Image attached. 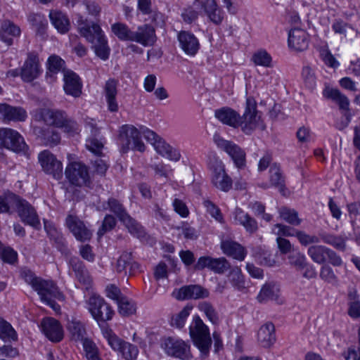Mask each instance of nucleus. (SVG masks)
I'll return each mask as SVG.
<instances>
[{
    "label": "nucleus",
    "instance_id": "obj_1",
    "mask_svg": "<svg viewBox=\"0 0 360 360\" xmlns=\"http://www.w3.org/2000/svg\"><path fill=\"white\" fill-rule=\"evenodd\" d=\"M77 24L78 32L89 43L91 44L96 55L103 60H108L110 53V48L101 25L98 22L89 21L81 15H79Z\"/></svg>",
    "mask_w": 360,
    "mask_h": 360
},
{
    "label": "nucleus",
    "instance_id": "obj_2",
    "mask_svg": "<svg viewBox=\"0 0 360 360\" xmlns=\"http://www.w3.org/2000/svg\"><path fill=\"white\" fill-rule=\"evenodd\" d=\"M112 32L121 41H135L143 46H152L156 40L155 30L148 24L139 26L132 31L126 24L115 22L111 25Z\"/></svg>",
    "mask_w": 360,
    "mask_h": 360
},
{
    "label": "nucleus",
    "instance_id": "obj_3",
    "mask_svg": "<svg viewBox=\"0 0 360 360\" xmlns=\"http://www.w3.org/2000/svg\"><path fill=\"white\" fill-rule=\"evenodd\" d=\"M189 334L194 345L200 352V357L207 358L211 348L212 339L208 327L198 316H193L189 326Z\"/></svg>",
    "mask_w": 360,
    "mask_h": 360
},
{
    "label": "nucleus",
    "instance_id": "obj_4",
    "mask_svg": "<svg viewBox=\"0 0 360 360\" xmlns=\"http://www.w3.org/2000/svg\"><path fill=\"white\" fill-rule=\"evenodd\" d=\"M118 142L123 153L127 152L129 149L139 152H143L146 149L141 141L140 131L131 124H124L121 127Z\"/></svg>",
    "mask_w": 360,
    "mask_h": 360
},
{
    "label": "nucleus",
    "instance_id": "obj_5",
    "mask_svg": "<svg viewBox=\"0 0 360 360\" xmlns=\"http://www.w3.org/2000/svg\"><path fill=\"white\" fill-rule=\"evenodd\" d=\"M102 333L110 347L113 350L119 352L124 359L136 360L137 359L139 349L136 345L122 340L108 327L103 328Z\"/></svg>",
    "mask_w": 360,
    "mask_h": 360
},
{
    "label": "nucleus",
    "instance_id": "obj_6",
    "mask_svg": "<svg viewBox=\"0 0 360 360\" xmlns=\"http://www.w3.org/2000/svg\"><path fill=\"white\" fill-rule=\"evenodd\" d=\"M33 289L37 292L43 302L50 306L55 311L60 309L59 305L56 304L53 299L63 300V295L52 281H46L40 278L39 281L34 284Z\"/></svg>",
    "mask_w": 360,
    "mask_h": 360
},
{
    "label": "nucleus",
    "instance_id": "obj_7",
    "mask_svg": "<svg viewBox=\"0 0 360 360\" xmlns=\"http://www.w3.org/2000/svg\"><path fill=\"white\" fill-rule=\"evenodd\" d=\"M261 116L257 109V102L252 96L246 98L244 113L240 115V127L246 134H250L259 125Z\"/></svg>",
    "mask_w": 360,
    "mask_h": 360
},
{
    "label": "nucleus",
    "instance_id": "obj_8",
    "mask_svg": "<svg viewBox=\"0 0 360 360\" xmlns=\"http://www.w3.org/2000/svg\"><path fill=\"white\" fill-rule=\"evenodd\" d=\"M307 255L316 264H325L328 262L334 266L342 264V258L333 250L322 245H313L307 250Z\"/></svg>",
    "mask_w": 360,
    "mask_h": 360
},
{
    "label": "nucleus",
    "instance_id": "obj_9",
    "mask_svg": "<svg viewBox=\"0 0 360 360\" xmlns=\"http://www.w3.org/2000/svg\"><path fill=\"white\" fill-rule=\"evenodd\" d=\"M0 145L15 153H25L27 149L23 137L10 128L0 129Z\"/></svg>",
    "mask_w": 360,
    "mask_h": 360
},
{
    "label": "nucleus",
    "instance_id": "obj_10",
    "mask_svg": "<svg viewBox=\"0 0 360 360\" xmlns=\"http://www.w3.org/2000/svg\"><path fill=\"white\" fill-rule=\"evenodd\" d=\"M89 310L97 321L105 322L112 319L114 311L101 296L94 295L89 299Z\"/></svg>",
    "mask_w": 360,
    "mask_h": 360
},
{
    "label": "nucleus",
    "instance_id": "obj_11",
    "mask_svg": "<svg viewBox=\"0 0 360 360\" xmlns=\"http://www.w3.org/2000/svg\"><path fill=\"white\" fill-rule=\"evenodd\" d=\"M161 347L168 356L182 360H188L192 357L190 346L182 340L169 337L163 340Z\"/></svg>",
    "mask_w": 360,
    "mask_h": 360
},
{
    "label": "nucleus",
    "instance_id": "obj_12",
    "mask_svg": "<svg viewBox=\"0 0 360 360\" xmlns=\"http://www.w3.org/2000/svg\"><path fill=\"white\" fill-rule=\"evenodd\" d=\"M214 142L219 148L225 151L231 157L237 168L243 169L245 167L246 155L239 146L220 136H214Z\"/></svg>",
    "mask_w": 360,
    "mask_h": 360
},
{
    "label": "nucleus",
    "instance_id": "obj_13",
    "mask_svg": "<svg viewBox=\"0 0 360 360\" xmlns=\"http://www.w3.org/2000/svg\"><path fill=\"white\" fill-rule=\"evenodd\" d=\"M65 174L70 183L76 186H87L90 182L88 168L82 162L70 163L65 169Z\"/></svg>",
    "mask_w": 360,
    "mask_h": 360
},
{
    "label": "nucleus",
    "instance_id": "obj_14",
    "mask_svg": "<svg viewBox=\"0 0 360 360\" xmlns=\"http://www.w3.org/2000/svg\"><path fill=\"white\" fill-rule=\"evenodd\" d=\"M38 160L45 173L52 175L56 179H59L62 176V163L49 150H44L39 153Z\"/></svg>",
    "mask_w": 360,
    "mask_h": 360
},
{
    "label": "nucleus",
    "instance_id": "obj_15",
    "mask_svg": "<svg viewBox=\"0 0 360 360\" xmlns=\"http://www.w3.org/2000/svg\"><path fill=\"white\" fill-rule=\"evenodd\" d=\"M15 207L22 222L35 229L39 228L40 221L39 216L34 207L30 202L18 195Z\"/></svg>",
    "mask_w": 360,
    "mask_h": 360
},
{
    "label": "nucleus",
    "instance_id": "obj_16",
    "mask_svg": "<svg viewBox=\"0 0 360 360\" xmlns=\"http://www.w3.org/2000/svg\"><path fill=\"white\" fill-rule=\"evenodd\" d=\"M231 264L225 257H200L195 264L196 269L207 268L218 274H224L231 269Z\"/></svg>",
    "mask_w": 360,
    "mask_h": 360
},
{
    "label": "nucleus",
    "instance_id": "obj_17",
    "mask_svg": "<svg viewBox=\"0 0 360 360\" xmlns=\"http://www.w3.org/2000/svg\"><path fill=\"white\" fill-rule=\"evenodd\" d=\"M209 295V290L199 285H184L173 292L174 297L178 300L204 299Z\"/></svg>",
    "mask_w": 360,
    "mask_h": 360
},
{
    "label": "nucleus",
    "instance_id": "obj_18",
    "mask_svg": "<svg viewBox=\"0 0 360 360\" xmlns=\"http://www.w3.org/2000/svg\"><path fill=\"white\" fill-rule=\"evenodd\" d=\"M65 224L77 240H89L92 236L91 231L77 216L69 214L66 217Z\"/></svg>",
    "mask_w": 360,
    "mask_h": 360
},
{
    "label": "nucleus",
    "instance_id": "obj_19",
    "mask_svg": "<svg viewBox=\"0 0 360 360\" xmlns=\"http://www.w3.org/2000/svg\"><path fill=\"white\" fill-rule=\"evenodd\" d=\"M41 73L39 60L34 53H29L20 71L22 79L30 82L35 79Z\"/></svg>",
    "mask_w": 360,
    "mask_h": 360
},
{
    "label": "nucleus",
    "instance_id": "obj_20",
    "mask_svg": "<svg viewBox=\"0 0 360 360\" xmlns=\"http://www.w3.org/2000/svg\"><path fill=\"white\" fill-rule=\"evenodd\" d=\"M27 117V112L23 108L12 106L7 103H0V120L4 122H23Z\"/></svg>",
    "mask_w": 360,
    "mask_h": 360
},
{
    "label": "nucleus",
    "instance_id": "obj_21",
    "mask_svg": "<svg viewBox=\"0 0 360 360\" xmlns=\"http://www.w3.org/2000/svg\"><path fill=\"white\" fill-rule=\"evenodd\" d=\"M212 181L214 186L224 192L229 191L232 188V180L226 173L221 162H216L214 166Z\"/></svg>",
    "mask_w": 360,
    "mask_h": 360
},
{
    "label": "nucleus",
    "instance_id": "obj_22",
    "mask_svg": "<svg viewBox=\"0 0 360 360\" xmlns=\"http://www.w3.org/2000/svg\"><path fill=\"white\" fill-rule=\"evenodd\" d=\"M309 35L300 28H293L288 33V46L295 51H303L309 46Z\"/></svg>",
    "mask_w": 360,
    "mask_h": 360
},
{
    "label": "nucleus",
    "instance_id": "obj_23",
    "mask_svg": "<svg viewBox=\"0 0 360 360\" xmlns=\"http://www.w3.org/2000/svg\"><path fill=\"white\" fill-rule=\"evenodd\" d=\"M41 330L49 340L58 342L63 338V330L61 325L53 318L44 319L41 323Z\"/></svg>",
    "mask_w": 360,
    "mask_h": 360
},
{
    "label": "nucleus",
    "instance_id": "obj_24",
    "mask_svg": "<svg viewBox=\"0 0 360 360\" xmlns=\"http://www.w3.org/2000/svg\"><path fill=\"white\" fill-rule=\"evenodd\" d=\"M69 271L74 272L77 281L88 289L91 279L83 262L77 257H71L69 260Z\"/></svg>",
    "mask_w": 360,
    "mask_h": 360
},
{
    "label": "nucleus",
    "instance_id": "obj_25",
    "mask_svg": "<svg viewBox=\"0 0 360 360\" xmlns=\"http://www.w3.org/2000/svg\"><path fill=\"white\" fill-rule=\"evenodd\" d=\"M64 90L67 94L78 97L82 93V83L79 76L72 70L63 71Z\"/></svg>",
    "mask_w": 360,
    "mask_h": 360
},
{
    "label": "nucleus",
    "instance_id": "obj_26",
    "mask_svg": "<svg viewBox=\"0 0 360 360\" xmlns=\"http://www.w3.org/2000/svg\"><path fill=\"white\" fill-rule=\"evenodd\" d=\"M178 40L182 50L189 56H195L200 49V43L195 36L186 31L178 34Z\"/></svg>",
    "mask_w": 360,
    "mask_h": 360
},
{
    "label": "nucleus",
    "instance_id": "obj_27",
    "mask_svg": "<svg viewBox=\"0 0 360 360\" xmlns=\"http://www.w3.org/2000/svg\"><path fill=\"white\" fill-rule=\"evenodd\" d=\"M51 23L62 34L70 29V21L68 15L59 10H51L49 15Z\"/></svg>",
    "mask_w": 360,
    "mask_h": 360
},
{
    "label": "nucleus",
    "instance_id": "obj_28",
    "mask_svg": "<svg viewBox=\"0 0 360 360\" xmlns=\"http://www.w3.org/2000/svg\"><path fill=\"white\" fill-rule=\"evenodd\" d=\"M214 115L224 124L233 128L240 127V114L231 108L224 107L216 110Z\"/></svg>",
    "mask_w": 360,
    "mask_h": 360
},
{
    "label": "nucleus",
    "instance_id": "obj_29",
    "mask_svg": "<svg viewBox=\"0 0 360 360\" xmlns=\"http://www.w3.org/2000/svg\"><path fill=\"white\" fill-rule=\"evenodd\" d=\"M221 248L225 255L238 261L244 260L247 254L241 245L231 240H222Z\"/></svg>",
    "mask_w": 360,
    "mask_h": 360
},
{
    "label": "nucleus",
    "instance_id": "obj_30",
    "mask_svg": "<svg viewBox=\"0 0 360 360\" xmlns=\"http://www.w3.org/2000/svg\"><path fill=\"white\" fill-rule=\"evenodd\" d=\"M44 229L50 239L55 243L56 248L62 253L68 254L67 242L63 234L52 224L44 221Z\"/></svg>",
    "mask_w": 360,
    "mask_h": 360
},
{
    "label": "nucleus",
    "instance_id": "obj_31",
    "mask_svg": "<svg viewBox=\"0 0 360 360\" xmlns=\"http://www.w3.org/2000/svg\"><path fill=\"white\" fill-rule=\"evenodd\" d=\"M40 117L47 124L58 127H62L68 120L64 112L50 109H41Z\"/></svg>",
    "mask_w": 360,
    "mask_h": 360
},
{
    "label": "nucleus",
    "instance_id": "obj_32",
    "mask_svg": "<svg viewBox=\"0 0 360 360\" xmlns=\"http://www.w3.org/2000/svg\"><path fill=\"white\" fill-rule=\"evenodd\" d=\"M117 81L114 79H108L104 86V94L108 104V108L110 112H117L119 109L116 101L117 93Z\"/></svg>",
    "mask_w": 360,
    "mask_h": 360
},
{
    "label": "nucleus",
    "instance_id": "obj_33",
    "mask_svg": "<svg viewBox=\"0 0 360 360\" xmlns=\"http://www.w3.org/2000/svg\"><path fill=\"white\" fill-rule=\"evenodd\" d=\"M21 30L20 27L10 20H4L0 29V38L8 46L13 44V37H19Z\"/></svg>",
    "mask_w": 360,
    "mask_h": 360
},
{
    "label": "nucleus",
    "instance_id": "obj_34",
    "mask_svg": "<svg viewBox=\"0 0 360 360\" xmlns=\"http://www.w3.org/2000/svg\"><path fill=\"white\" fill-rule=\"evenodd\" d=\"M275 328L272 323H266L259 328L257 333V340L262 347H269L275 340Z\"/></svg>",
    "mask_w": 360,
    "mask_h": 360
},
{
    "label": "nucleus",
    "instance_id": "obj_35",
    "mask_svg": "<svg viewBox=\"0 0 360 360\" xmlns=\"http://www.w3.org/2000/svg\"><path fill=\"white\" fill-rule=\"evenodd\" d=\"M67 330L70 335L72 340L75 342H82L89 340L86 338V330L84 324L77 319L69 321L67 324Z\"/></svg>",
    "mask_w": 360,
    "mask_h": 360
},
{
    "label": "nucleus",
    "instance_id": "obj_36",
    "mask_svg": "<svg viewBox=\"0 0 360 360\" xmlns=\"http://www.w3.org/2000/svg\"><path fill=\"white\" fill-rule=\"evenodd\" d=\"M202 7L210 20L215 25L221 23L224 19V13L218 7L215 0H204L201 2Z\"/></svg>",
    "mask_w": 360,
    "mask_h": 360
},
{
    "label": "nucleus",
    "instance_id": "obj_37",
    "mask_svg": "<svg viewBox=\"0 0 360 360\" xmlns=\"http://www.w3.org/2000/svg\"><path fill=\"white\" fill-rule=\"evenodd\" d=\"M234 219L240 225L244 226L245 230L250 233H255L257 229V222L251 217L248 213H245L240 208H236L234 211Z\"/></svg>",
    "mask_w": 360,
    "mask_h": 360
},
{
    "label": "nucleus",
    "instance_id": "obj_38",
    "mask_svg": "<svg viewBox=\"0 0 360 360\" xmlns=\"http://www.w3.org/2000/svg\"><path fill=\"white\" fill-rule=\"evenodd\" d=\"M323 95L326 98L331 99L339 105L340 109L344 110H349V101L348 98L338 89L326 86L323 91Z\"/></svg>",
    "mask_w": 360,
    "mask_h": 360
},
{
    "label": "nucleus",
    "instance_id": "obj_39",
    "mask_svg": "<svg viewBox=\"0 0 360 360\" xmlns=\"http://www.w3.org/2000/svg\"><path fill=\"white\" fill-rule=\"evenodd\" d=\"M98 208L101 210H109L113 212L120 221L129 214L123 205L114 198H110L107 201L102 202Z\"/></svg>",
    "mask_w": 360,
    "mask_h": 360
},
{
    "label": "nucleus",
    "instance_id": "obj_40",
    "mask_svg": "<svg viewBox=\"0 0 360 360\" xmlns=\"http://www.w3.org/2000/svg\"><path fill=\"white\" fill-rule=\"evenodd\" d=\"M229 270L227 278L232 286L238 290L244 289L245 288V281L240 268L238 266H231Z\"/></svg>",
    "mask_w": 360,
    "mask_h": 360
},
{
    "label": "nucleus",
    "instance_id": "obj_41",
    "mask_svg": "<svg viewBox=\"0 0 360 360\" xmlns=\"http://www.w3.org/2000/svg\"><path fill=\"white\" fill-rule=\"evenodd\" d=\"M279 297V289L275 284L264 285L257 296L259 302H264L269 300H278Z\"/></svg>",
    "mask_w": 360,
    "mask_h": 360
},
{
    "label": "nucleus",
    "instance_id": "obj_42",
    "mask_svg": "<svg viewBox=\"0 0 360 360\" xmlns=\"http://www.w3.org/2000/svg\"><path fill=\"white\" fill-rule=\"evenodd\" d=\"M320 240L324 243L333 246L337 250L344 251L346 248L345 239L342 236H335L326 232L319 234Z\"/></svg>",
    "mask_w": 360,
    "mask_h": 360
},
{
    "label": "nucleus",
    "instance_id": "obj_43",
    "mask_svg": "<svg viewBox=\"0 0 360 360\" xmlns=\"http://www.w3.org/2000/svg\"><path fill=\"white\" fill-rule=\"evenodd\" d=\"M269 174L271 185L278 188L280 192H283L285 186V180L279 166L276 164H273L271 165Z\"/></svg>",
    "mask_w": 360,
    "mask_h": 360
},
{
    "label": "nucleus",
    "instance_id": "obj_44",
    "mask_svg": "<svg viewBox=\"0 0 360 360\" xmlns=\"http://www.w3.org/2000/svg\"><path fill=\"white\" fill-rule=\"evenodd\" d=\"M128 229L129 232L135 237L140 238L144 236L143 226L129 214L120 221Z\"/></svg>",
    "mask_w": 360,
    "mask_h": 360
},
{
    "label": "nucleus",
    "instance_id": "obj_45",
    "mask_svg": "<svg viewBox=\"0 0 360 360\" xmlns=\"http://www.w3.org/2000/svg\"><path fill=\"white\" fill-rule=\"evenodd\" d=\"M28 20L37 34L43 35L45 33L48 22L44 15L32 13L28 16Z\"/></svg>",
    "mask_w": 360,
    "mask_h": 360
},
{
    "label": "nucleus",
    "instance_id": "obj_46",
    "mask_svg": "<svg viewBox=\"0 0 360 360\" xmlns=\"http://www.w3.org/2000/svg\"><path fill=\"white\" fill-rule=\"evenodd\" d=\"M280 217L292 226H299L302 219L299 218L298 213L294 209L281 207L278 209Z\"/></svg>",
    "mask_w": 360,
    "mask_h": 360
},
{
    "label": "nucleus",
    "instance_id": "obj_47",
    "mask_svg": "<svg viewBox=\"0 0 360 360\" xmlns=\"http://www.w3.org/2000/svg\"><path fill=\"white\" fill-rule=\"evenodd\" d=\"M0 338L4 341H15L18 335L12 326L0 317Z\"/></svg>",
    "mask_w": 360,
    "mask_h": 360
},
{
    "label": "nucleus",
    "instance_id": "obj_48",
    "mask_svg": "<svg viewBox=\"0 0 360 360\" xmlns=\"http://www.w3.org/2000/svg\"><path fill=\"white\" fill-rule=\"evenodd\" d=\"M18 195L10 193L4 195H0V214H12L11 208L15 207Z\"/></svg>",
    "mask_w": 360,
    "mask_h": 360
},
{
    "label": "nucleus",
    "instance_id": "obj_49",
    "mask_svg": "<svg viewBox=\"0 0 360 360\" xmlns=\"http://www.w3.org/2000/svg\"><path fill=\"white\" fill-rule=\"evenodd\" d=\"M349 309L348 314L353 319L360 317V301L356 291H351L348 294Z\"/></svg>",
    "mask_w": 360,
    "mask_h": 360
},
{
    "label": "nucleus",
    "instance_id": "obj_50",
    "mask_svg": "<svg viewBox=\"0 0 360 360\" xmlns=\"http://www.w3.org/2000/svg\"><path fill=\"white\" fill-rule=\"evenodd\" d=\"M199 310L205 314L208 320L213 324L219 323V316L214 306L206 301L201 302L198 306Z\"/></svg>",
    "mask_w": 360,
    "mask_h": 360
},
{
    "label": "nucleus",
    "instance_id": "obj_51",
    "mask_svg": "<svg viewBox=\"0 0 360 360\" xmlns=\"http://www.w3.org/2000/svg\"><path fill=\"white\" fill-rule=\"evenodd\" d=\"M65 61L56 55L51 56L47 61L48 72L46 74H51V75L57 74L60 71L64 70Z\"/></svg>",
    "mask_w": 360,
    "mask_h": 360
},
{
    "label": "nucleus",
    "instance_id": "obj_52",
    "mask_svg": "<svg viewBox=\"0 0 360 360\" xmlns=\"http://www.w3.org/2000/svg\"><path fill=\"white\" fill-rule=\"evenodd\" d=\"M119 313L124 316H130L135 313L136 307L135 303L126 297H122L117 303Z\"/></svg>",
    "mask_w": 360,
    "mask_h": 360
},
{
    "label": "nucleus",
    "instance_id": "obj_53",
    "mask_svg": "<svg viewBox=\"0 0 360 360\" xmlns=\"http://www.w3.org/2000/svg\"><path fill=\"white\" fill-rule=\"evenodd\" d=\"M41 136L45 141L46 144L50 146L57 145L60 140V136L58 132L50 127H47L41 130Z\"/></svg>",
    "mask_w": 360,
    "mask_h": 360
},
{
    "label": "nucleus",
    "instance_id": "obj_54",
    "mask_svg": "<svg viewBox=\"0 0 360 360\" xmlns=\"http://www.w3.org/2000/svg\"><path fill=\"white\" fill-rule=\"evenodd\" d=\"M82 344L88 360H102L97 346L91 340H85Z\"/></svg>",
    "mask_w": 360,
    "mask_h": 360
},
{
    "label": "nucleus",
    "instance_id": "obj_55",
    "mask_svg": "<svg viewBox=\"0 0 360 360\" xmlns=\"http://www.w3.org/2000/svg\"><path fill=\"white\" fill-rule=\"evenodd\" d=\"M319 276L325 282L330 283L333 285H337L338 284V276L335 275L333 269L329 265L323 264L321 267Z\"/></svg>",
    "mask_w": 360,
    "mask_h": 360
},
{
    "label": "nucleus",
    "instance_id": "obj_56",
    "mask_svg": "<svg viewBox=\"0 0 360 360\" xmlns=\"http://www.w3.org/2000/svg\"><path fill=\"white\" fill-rule=\"evenodd\" d=\"M288 260L290 264L297 270H303L304 266H306V257L299 251L290 253L288 256Z\"/></svg>",
    "mask_w": 360,
    "mask_h": 360
},
{
    "label": "nucleus",
    "instance_id": "obj_57",
    "mask_svg": "<svg viewBox=\"0 0 360 360\" xmlns=\"http://www.w3.org/2000/svg\"><path fill=\"white\" fill-rule=\"evenodd\" d=\"M86 148L94 154L101 155L103 148V143L98 139V136H90L86 139Z\"/></svg>",
    "mask_w": 360,
    "mask_h": 360
},
{
    "label": "nucleus",
    "instance_id": "obj_58",
    "mask_svg": "<svg viewBox=\"0 0 360 360\" xmlns=\"http://www.w3.org/2000/svg\"><path fill=\"white\" fill-rule=\"evenodd\" d=\"M302 77L304 80L305 86L309 89H313L316 86V76L314 71L312 68L306 65L304 66L302 71Z\"/></svg>",
    "mask_w": 360,
    "mask_h": 360
},
{
    "label": "nucleus",
    "instance_id": "obj_59",
    "mask_svg": "<svg viewBox=\"0 0 360 360\" xmlns=\"http://www.w3.org/2000/svg\"><path fill=\"white\" fill-rule=\"evenodd\" d=\"M132 254L131 252H123L117 262L116 270L119 273H124L127 275L129 264L131 263Z\"/></svg>",
    "mask_w": 360,
    "mask_h": 360
},
{
    "label": "nucleus",
    "instance_id": "obj_60",
    "mask_svg": "<svg viewBox=\"0 0 360 360\" xmlns=\"http://www.w3.org/2000/svg\"><path fill=\"white\" fill-rule=\"evenodd\" d=\"M204 207L206 208L207 212L217 221L220 223L224 222V218L219 208L211 200H204L202 202Z\"/></svg>",
    "mask_w": 360,
    "mask_h": 360
},
{
    "label": "nucleus",
    "instance_id": "obj_61",
    "mask_svg": "<svg viewBox=\"0 0 360 360\" xmlns=\"http://www.w3.org/2000/svg\"><path fill=\"white\" fill-rule=\"evenodd\" d=\"M296 238L302 245L307 246L310 244H317L320 240V236L309 235L303 231H297Z\"/></svg>",
    "mask_w": 360,
    "mask_h": 360
},
{
    "label": "nucleus",
    "instance_id": "obj_62",
    "mask_svg": "<svg viewBox=\"0 0 360 360\" xmlns=\"http://www.w3.org/2000/svg\"><path fill=\"white\" fill-rule=\"evenodd\" d=\"M191 307H184L179 314L175 315L172 319V326H176L178 328H181L184 326L186 321L190 314Z\"/></svg>",
    "mask_w": 360,
    "mask_h": 360
},
{
    "label": "nucleus",
    "instance_id": "obj_63",
    "mask_svg": "<svg viewBox=\"0 0 360 360\" xmlns=\"http://www.w3.org/2000/svg\"><path fill=\"white\" fill-rule=\"evenodd\" d=\"M298 230L281 224H276L274 226L273 232L278 236L285 237L295 236Z\"/></svg>",
    "mask_w": 360,
    "mask_h": 360
},
{
    "label": "nucleus",
    "instance_id": "obj_64",
    "mask_svg": "<svg viewBox=\"0 0 360 360\" xmlns=\"http://www.w3.org/2000/svg\"><path fill=\"white\" fill-rule=\"evenodd\" d=\"M116 219L111 214H107L102 222L101 226L98 231V237L103 236L108 231H111L116 225Z\"/></svg>",
    "mask_w": 360,
    "mask_h": 360
}]
</instances>
